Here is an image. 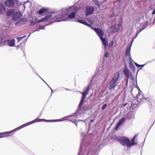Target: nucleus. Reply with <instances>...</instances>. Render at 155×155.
<instances>
[{
  "label": "nucleus",
  "instance_id": "1",
  "mask_svg": "<svg viewBox=\"0 0 155 155\" xmlns=\"http://www.w3.org/2000/svg\"><path fill=\"white\" fill-rule=\"evenodd\" d=\"M39 117V116H38V118H36V119L32 121L25 124L21 125V126L18 127L15 129L12 130V131L2 133V134L3 135V136H0V138L7 137L9 136V134H11L12 133V132L18 130L23 128H24L28 125L32 124L35 122H40L42 121H45L48 122H58L62 121L64 120V119H62L54 120H46L44 119H38V118Z\"/></svg>",
  "mask_w": 155,
  "mask_h": 155
},
{
  "label": "nucleus",
  "instance_id": "2",
  "mask_svg": "<svg viewBox=\"0 0 155 155\" xmlns=\"http://www.w3.org/2000/svg\"><path fill=\"white\" fill-rule=\"evenodd\" d=\"M1 32H2V35L0 37V46L5 45H8L10 47H17L15 45V41L14 39L5 40L4 37L7 34L10 32V29L8 28L5 26L3 27L1 29ZM18 48V46H17Z\"/></svg>",
  "mask_w": 155,
  "mask_h": 155
},
{
  "label": "nucleus",
  "instance_id": "3",
  "mask_svg": "<svg viewBox=\"0 0 155 155\" xmlns=\"http://www.w3.org/2000/svg\"><path fill=\"white\" fill-rule=\"evenodd\" d=\"M120 74L121 71H118L116 73L110 82L109 86L108 87L109 90H111L114 89L117 85L120 83L121 79Z\"/></svg>",
  "mask_w": 155,
  "mask_h": 155
},
{
  "label": "nucleus",
  "instance_id": "4",
  "mask_svg": "<svg viewBox=\"0 0 155 155\" xmlns=\"http://www.w3.org/2000/svg\"><path fill=\"white\" fill-rule=\"evenodd\" d=\"M91 28L96 32L97 35L100 37V39L103 43V45L104 46V47L106 48L108 45V43L105 38H103L102 37L104 35V33L102 30L98 28H93L91 27Z\"/></svg>",
  "mask_w": 155,
  "mask_h": 155
},
{
  "label": "nucleus",
  "instance_id": "5",
  "mask_svg": "<svg viewBox=\"0 0 155 155\" xmlns=\"http://www.w3.org/2000/svg\"><path fill=\"white\" fill-rule=\"evenodd\" d=\"M122 27V24L120 22L116 25L111 26L110 28V31L111 33H114L120 30Z\"/></svg>",
  "mask_w": 155,
  "mask_h": 155
},
{
  "label": "nucleus",
  "instance_id": "6",
  "mask_svg": "<svg viewBox=\"0 0 155 155\" xmlns=\"http://www.w3.org/2000/svg\"><path fill=\"white\" fill-rule=\"evenodd\" d=\"M120 143L123 146H124L126 145L127 147L130 146V141L127 138L125 137L121 138L119 140Z\"/></svg>",
  "mask_w": 155,
  "mask_h": 155
},
{
  "label": "nucleus",
  "instance_id": "7",
  "mask_svg": "<svg viewBox=\"0 0 155 155\" xmlns=\"http://www.w3.org/2000/svg\"><path fill=\"white\" fill-rule=\"evenodd\" d=\"M89 91V87H87L86 90L83 92H81V94L82 95V96L81 100V101L80 103L78 105V107L79 108L81 107L82 105L83 104V101L84 99L86 96L87 94H88V92Z\"/></svg>",
  "mask_w": 155,
  "mask_h": 155
},
{
  "label": "nucleus",
  "instance_id": "8",
  "mask_svg": "<svg viewBox=\"0 0 155 155\" xmlns=\"http://www.w3.org/2000/svg\"><path fill=\"white\" fill-rule=\"evenodd\" d=\"M54 13H51L45 16V18L39 20L38 22H46V21L50 20L51 19L53 20Z\"/></svg>",
  "mask_w": 155,
  "mask_h": 155
},
{
  "label": "nucleus",
  "instance_id": "9",
  "mask_svg": "<svg viewBox=\"0 0 155 155\" xmlns=\"http://www.w3.org/2000/svg\"><path fill=\"white\" fill-rule=\"evenodd\" d=\"M22 15L19 12H15L13 14L12 18L15 21H17L21 19Z\"/></svg>",
  "mask_w": 155,
  "mask_h": 155
},
{
  "label": "nucleus",
  "instance_id": "10",
  "mask_svg": "<svg viewBox=\"0 0 155 155\" xmlns=\"http://www.w3.org/2000/svg\"><path fill=\"white\" fill-rule=\"evenodd\" d=\"M137 99L138 103H140L142 102L143 100H146V99L143 97V93L140 90H139V92L137 95Z\"/></svg>",
  "mask_w": 155,
  "mask_h": 155
},
{
  "label": "nucleus",
  "instance_id": "11",
  "mask_svg": "<svg viewBox=\"0 0 155 155\" xmlns=\"http://www.w3.org/2000/svg\"><path fill=\"white\" fill-rule=\"evenodd\" d=\"M94 10L93 7L87 6L86 7V13L87 15H88L92 14Z\"/></svg>",
  "mask_w": 155,
  "mask_h": 155
},
{
  "label": "nucleus",
  "instance_id": "12",
  "mask_svg": "<svg viewBox=\"0 0 155 155\" xmlns=\"http://www.w3.org/2000/svg\"><path fill=\"white\" fill-rule=\"evenodd\" d=\"M109 75V72H107L105 73H103L100 77V79L104 80V82L106 81L108 79Z\"/></svg>",
  "mask_w": 155,
  "mask_h": 155
},
{
  "label": "nucleus",
  "instance_id": "13",
  "mask_svg": "<svg viewBox=\"0 0 155 155\" xmlns=\"http://www.w3.org/2000/svg\"><path fill=\"white\" fill-rule=\"evenodd\" d=\"M59 21H69V18H68V15L67 14H64L62 15L61 14V16L60 18L57 20Z\"/></svg>",
  "mask_w": 155,
  "mask_h": 155
},
{
  "label": "nucleus",
  "instance_id": "14",
  "mask_svg": "<svg viewBox=\"0 0 155 155\" xmlns=\"http://www.w3.org/2000/svg\"><path fill=\"white\" fill-rule=\"evenodd\" d=\"M5 4L9 7H13L14 5V2L13 0H7L5 2Z\"/></svg>",
  "mask_w": 155,
  "mask_h": 155
},
{
  "label": "nucleus",
  "instance_id": "15",
  "mask_svg": "<svg viewBox=\"0 0 155 155\" xmlns=\"http://www.w3.org/2000/svg\"><path fill=\"white\" fill-rule=\"evenodd\" d=\"M125 120V119L124 117L121 118L115 127V129L117 130L119 127L124 123Z\"/></svg>",
  "mask_w": 155,
  "mask_h": 155
},
{
  "label": "nucleus",
  "instance_id": "16",
  "mask_svg": "<svg viewBox=\"0 0 155 155\" xmlns=\"http://www.w3.org/2000/svg\"><path fill=\"white\" fill-rule=\"evenodd\" d=\"M124 71L125 75L128 78H129L130 77L132 76V73L127 68H124Z\"/></svg>",
  "mask_w": 155,
  "mask_h": 155
},
{
  "label": "nucleus",
  "instance_id": "17",
  "mask_svg": "<svg viewBox=\"0 0 155 155\" xmlns=\"http://www.w3.org/2000/svg\"><path fill=\"white\" fill-rule=\"evenodd\" d=\"M61 16V14L59 13L58 14L54 13V15L53 16V21H57V19L60 18Z\"/></svg>",
  "mask_w": 155,
  "mask_h": 155
},
{
  "label": "nucleus",
  "instance_id": "18",
  "mask_svg": "<svg viewBox=\"0 0 155 155\" xmlns=\"http://www.w3.org/2000/svg\"><path fill=\"white\" fill-rule=\"evenodd\" d=\"M48 10V9L47 8H43L40 9L38 12H37V13L40 15H42L43 13L47 12Z\"/></svg>",
  "mask_w": 155,
  "mask_h": 155
},
{
  "label": "nucleus",
  "instance_id": "19",
  "mask_svg": "<svg viewBox=\"0 0 155 155\" xmlns=\"http://www.w3.org/2000/svg\"><path fill=\"white\" fill-rule=\"evenodd\" d=\"M74 115H68L66 117H64L63 118L64 119L66 118L67 117H70V119L69 120L71 121L73 123H75V122H76V120L77 119V118L75 117H71V116Z\"/></svg>",
  "mask_w": 155,
  "mask_h": 155
},
{
  "label": "nucleus",
  "instance_id": "20",
  "mask_svg": "<svg viewBox=\"0 0 155 155\" xmlns=\"http://www.w3.org/2000/svg\"><path fill=\"white\" fill-rule=\"evenodd\" d=\"M77 22L79 23L83 24L88 27H91L90 25V24H88L86 22V21H85L84 20L81 19H79L77 20Z\"/></svg>",
  "mask_w": 155,
  "mask_h": 155
},
{
  "label": "nucleus",
  "instance_id": "21",
  "mask_svg": "<svg viewBox=\"0 0 155 155\" xmlns=\"http://www.w3.org/2000/svg\"><path fill=\"white\" fill-rule=\"evenodd\" d=\"M80 110H78L74 114V115L71 116L72 117H75L77 119L78 118L80 117L81 116V114H80Z\"/></svg>",
  "mask_w": 155,
  "mask_h": 155
},
{
  "label": "nucleus",
  "instance_id": "22",
  "mask_svg": "<svg viewBox=\"0 0 155 155\" xmlns=\"http://www.w3.org/2000/svg\"><path fill=\"white\" fill-rule=\"evenodd\" d=\"M15 12V10L14 9H10L8 10L6 13V15L8 16H9L11 15H12Z\"/></svg>",
  "mask_w": 155,
  "mask_h": 155
},
{
  "label": "nucleus",
  "instance_id": "23",
  "mask_svg": "<svg viewBox=\"0 0 155 155\" xmlns=\"http://www.w3.org/2000/svg\"><path fill=\"white\" fill-rule=\"evenodd\" d=\"M76 16V14L74 12H72L70 13L68 16V18H69V21H70V19L74 18Z\"/></svg>",
  "mask_w": 155,
  "mask_h": 155
},
{
  "label": "nucleus",
  "instance_id": "24",
  "mask_svg": "<svg viewBox=\"0 0 155 155\" xmlns=\"http://www.w3.org/2000/svg\"><path fill=\"white\" fill-rule=\"evenodd\" d=\"M131 48V45L127 48L126 53L125 56H130V51Z\"/></svg>",
  "mask_w": 155,
  "mask_h": 155
},
{
  "label": "nucleus",
  "instance_id": "25",
  "mask_svg": "<svg viewBox=\"0 0 155 155\" xmlns=\"http://www.w3.org/2000/svg\"><path fill=\"white\" fill-rule=\"evenodd\" d=\"M142 26V24H141L140 26V27L139 29L138 30L137 32L136 33V36L134 37V39H135L137 36L139 34L140 32L141 31H142L143 30L145 29V27H144L143 28H141V26Z\"/></svg>",
  "mask_w": 155,
  "mask_h": 155
},
{
  "label": "nucleus",
  "instance_id": "26",
  "mask_svg": "<svg viewBox=\"0 0 155 155\" xmlns=\"http://www.w3.org/2000/svg\"><path fill=\"white\" fill-rule=\"evenodd\" d=\"M136 136H135L132 139L131 141H130V146H128V147H130L132 146L135 145L136 144V143L134 141L136 138Z\"/></svg>",
  "mask_w": 155,
  "mask_h": 155
},
{
  "label": "nucleus",
  "instance_id": "27",
  "mask_svg": "<svg viewBox=\"0 0 155 155\" xmlns=\"http://www.w3.org/2000/svg\"><path fill=\"white\" fill-rule=\"evenodd\" d=\"M139 103L138 102V101L137 99L134 100L132 102V104L133 105H134L135 104H137Z\"/></svg>",
  "mask_w": 155,
  "mask_h": 155
},
{
  "label": "nucleus",
  "instance_id": "28",
  "mask_svg": "<svg viewBox=\"0 0 155 155\" xmlns=\"http://www.w3.org/2000/svg\"><path fill=\"white\" fill-rule=\"evenodd\" d=\"M93 1L96 5L98 6L99 5V3L97 1V0H93Z\"/></svg>",
  "mask_w": 155,
  "mask_h": 155
},
{
  "label": "nucleus",
  "instance_id": "29",
  "mask_svg": "<svg viewBox=\"0 0 155 155\" xmlns=\"http://www.w3.org/2000/svg\"><path fill=\"white\" fill-rule=\"evenodd\" d=\"M114 42L113 41H111L109 44V46L110 47H111L114 44Z\"/></svg>",
  "mask_w": 155,
  "mask_h": 155
},
{
  "label": "nucleus",
  "instance_id": "30",
  "mask_svg": "<svg viewBox=\"0 0 155 155\" xmlns=\"http://www.w3.org/2000/svg\"><path fill=\"white\" fill-rule=\"evenodd\" d=\"M109 55V53L108 52H106L104 54V57H107Z\"/></svg>",
  "mask_w": 155,
  "mask_h": 155
},
{
  "label": "nucleus",
  "instance_id": "31",
  "mask_svg": "<svg viewBox=\"0 0 155 155\" xmlns=\"http://www.w3.org/2000/svg\"><path fill=\"white\" fill-rule=\"evenodd\" d=\"M16 39L18 40V42L19 41L23 39L22 37H17L16 38Z\"/></svg>",
  "mask_w": 155,
  "mask_h": 155
},
{
  "label": "nucleus",
  "instance_id": "32",
  "mask_svg": "<svg viewBox=\"0 0 155 155\" xmlns=\"http://www.w3.org/2000/svg\"><path fill=\"white\" fill-rule=\"evenodd\" d=\"M107 104H105L103 105L102 107V110H104L105 107L107 106Z\"/></svg>",
  "mask_w": 155,
  "mask_h": 155
},
{
  "label": "nucleus",
  "instance_id": "33",
  "mask_svg": "<svg viewBox=\"0 0 155 155\" xmlns=\"http://www.w3.org/2000/svg\"><path fill=\"white\" fill-rule=\"evenodd\" d=\"M35 23H36V22H35V21H31L30 25H34Z\"/></svg>",
  "mask_w": 155,
  "mask_h": 155
},
{
  "label": "nucleus",
  "instance_id": "34",
  "mask_svg": "<svg viewBox=\"0 0 155 155\" xmlns=\"http://www.w3.org/2000/svg\"><path fill=\"white\" fill-rule=\"evenodd\" d=\"M146 64V63L144 64H143V65H140L139 64L138 67H143Z\"/></svg>",
  "mask_w": 155,
  "mask_h": 155
},
{
  "label": "nucleus",
  "instance_id": "35",
  "mask_svg": "<svg viewBox=\"0 0 155 155\" xmlns=\"http://www.w3.org/2000/svg\"><path fill=\"white\" fill-rule=\"evenodd\" d=\"M40 29V28L37 29H36V30L34 31H33V32H34L36 31H39Z\"/></svg>",
  "mask_w": 155,
  "mask_h": 155
},
{
  "label": "nucleus",
  "instance_id": "36",
  "mask_svg": "<svg viewBox=\"0 0 155 155\" xmlns=\"http://www.w3.org/2000/svg\"><path fill=\"white\" fill-rule=\"evenodd\" d=\"M152 15H154V14H155V8L153 10V11L152 12Z\"/></svg>",
  "mask_w": 155,
  "mask_h": 155
},
{
  "label": "nucleus",
  "instance_id": "37",
  "mask_svg": "<svg viewBox=\"0 0 155 155\" xmlns=\"http://www.w3.org/2000/svg\"><path fill=\"white\" fill-rule=\"evenodd\" d=\"M134 39H134V38H132V43H131V45H132V43H133V42L134 41Z\"/></svg>",
  "mask_w": 155,
  "mask_h": 155
},
{
  "label": "nucleus",
  "instance_id": "38",
  "mask_svg": "<svg viewBox=\"0 0 155 155\" xmlns=\"http://www.w3.org/2000/svg\"><path fill=\"white\" fill-rule=\"evenodd\" d=\"M40 28V29H45V27H43L42 28Z\"/></svg>",
  "mask_w": 155,
  "mask_h": 155
},
{
  "label": "nucleus",
  "instance_id": "39",
  "mask_svg": "<svg viewBox=\"0 0 155 155\" xmlns=\"http://www.w3.org/2000/svg\"><path fill=\"white\" fill-rule=\"evenodd\" d=\"M135 64L138 67H139V64H137L136 63H135Z\"/></svg>",
  "mask_w": 155,
  "mask_h": 155
},
{
  "label": "nucleus",
  "instance_id": "40",
  "mask_svg": "<svg viewBox=\"0 0 155 155\" xmlns=\"http://www.w3.org/2000/svg\"><path fill=\"white\" fill-rule=\"evenodd\" d=\"M50 89H51V95H52V93H53V91H52V89L50 87Z\"/></svg>",
  "mask_w": 155,
  "mask_h": 155
},
{
  "label": "nucleus",
  "instance_id": "41",
  "mask_svg": "<svg viewBox=\"0 0 155 155\" xmlns=\"http://www.w3.org/2000/svg\"><path fill=\"white\" fill-rule=\"evenodd\" d=\"M47 84V85L48 86V87L50 88V87L49 86V85L47 83H46Z\"/></svg>",
  "mask_w": 155,
  "mask_h": 155
},
{
  "label": "nucleus",
  "instance_id": "42",
  "mask_svg": "<svg viewBox=\"0 0 155 155\" xmlns=\"http://www.w3.org/2000/svg\"><path fill=\"white\" fill-rule=\"evenodd\" d=\"M83 144L82 142H81V148L82 147V145Z\"/></svg>",
  "mask_w": 155,
  "mask_h": 155
},
{
  "label": "nucleus",
  "instance_id": "43",
  "mask_svg": "<svg viewBox=\"0 0 155 155\" xmlns=\"http://www.w3.org/2000/svg\"><path fill=\"white\" fill-rule=\"evenodd\" d=\"M2 133H0V136H3Z\"/></svg>",
  "mask_w": 155,
  "mask_h": 155
},
{
  "label": "nucleus",
  "instance_id": "44",
  "mask_svg": "<svg viewBox=\"0 0 155 155\" xmlns=\"http://www.w3.org/2000/svg\"><path fill=\"white\" fill-rule=\"evenodd\" d=\"M2 13V11L1 8H0V14H1Z\"/></svg>",
  "mask_w": 155,
  "mask_h": 155
},
{
  "label": "nucleus",
  "instance_id": "45",
  "mask_svg": "<svg viewBox=\"0 0 155 155\" xmlns=\"http://www.w3.org/2000/svg\"><path fill=\"white\" fill-rule=\"evenodd\" d=\"M26 37V35H24V36H22V37L23 39L24 38Z\"/></svg>",
  "mask_w": 155,
  "mask_h": 155
},
{
  "label": "nucleus",
  "instance_id": "46",
  "mask_svg": "<svg viewBox=\"0 0 155 155\" xmlns=\"http://www.w3.org/2000/svg\"><path fill=\"white\" fill-rule=\"evenodd\" d=\"M113 16H114V14H112L111 15V16H110V17H113Z\"/></svg>",
  "mask_w": 155,
  "mask_h": 155
},
{
  "label": "nucleus",
  "instance_id": "47",
  "mask_svg": "<svg viewBox=\"0 0 155 155\" xmlns=\"http://www.w3.org/2000/svg\"><path fill=\"white\" fill-rule=\"evenodd\" d=\"M122 0H117V1L119 2H120Z\"/></svg>",
  "mask_w": 155,
  "mask_h": 155
},
{
  "label": "nucleus",
  "instance_id": "48",
  "mask_svg": "<svg viewBox=\"0 0 155 155\" xmlns=\"http://www.w3.org/2000/svg\"><path fill=\"white\" fill-rule=\"evenodd\" d=\"M76 122H75V123H74V124H75L76 125V126H77V123H76Z\"/></svg>",
  "mask_w": 155,
  "mask_h": 155
},
{
  "label": "nucleus",
  "instance_id": "49",
  "mask_svg": "<svg viewBox=\"0 0 155 155\" xmlns=\"http://www.w3.org/2000/svg\"><path fill=\"white\" fill-rule=\"evenodd\" d=\"M65 89H66V90H69L68 89H67V88H65Z\"/></svg>",
  "mask_w": 155,
  "mask_h": 155
},
{
  "label": "nucleus",
  "instance_id": "50",
  "mask_svg": "<svg viewBox=\"0 0 155 155\" xmlns=\"http://www.w3.org/2000/svg\"><path fill=\"white\" fill-rule=\"evenodd\" d=\"M30 35H31V34H30L29 35H28V37L30 36Z\"/></svg>",
  "mask_w": 155,
  "mask_h": 155
},
{
  "label": "nucleus",
  "instance_id": "51",
  "mask_svg": "<svg viewBox=\"0 0 155 155\" xmlns=\"http://www.w3.org/2000/svg\"><path fill=\"white\" fill-rule=\"evenodd\" d=\"M91 121L92 122H93V120H91Z\"/></svg>",
  "mask_w": 155,
  "mask_h": 155
}]
</instances>
